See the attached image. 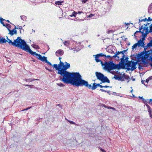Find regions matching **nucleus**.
Segmentation results:
<instances>
[{
    "label": "nucleus",
    "mask_w": 152,
    "mask_h": 152,
    "mask_svg": "<svg viewBox=\"0 0 152 152\" xmlns=\"http://www.w3.org/2000/svg\"><path fill=\"white\" fill-rule=\"evenodd\" d=\"M77 14V12L75 11H74L72 12V15H69V16L72 17V16H74L75 17H76V16Z\"/></svg>",
    "instance_id": "nucleus-24"
},
{
    "label": "nucleus",
    "mask_w": 152,
    "mask_h": 152,
    "mask_svg": "<svg viewBox=\"0 0 152 152\" xmlns=\"http://www.w3.org/2000/svg\"><path fill=\"white\" fill-rule=\"evenodd\" d=\"M99 91H101L102 92H107V93L109 94L110 95L111 94V93H110V91H106V90L102 89H100Z\"/></svg>",
    "instance_id": "nucleus-27"
},
{
    "label": "nucleus",
    "mask_w": 152,
    "mask_h": 152,
    "mask_svg": "<svg viewBox=\"0 0 152 152\" xmlns=\"http://www.w3.org/2000/svg\"><path fill=\"white\" fill-rule=\"evenodd\" d=\"M5 26L6 27L8 30V29H10L11 28V26L10 24L8 23H6V24H5V26Z\"/></svg>",
    "instance_id": "nucleus-26"
},
{
    "label": "nucleus",
    "mask_w": 152,
    "mask_h": 152,
    "mask_svg": "<svg viewBox=\"0 0 152 152\" xmlns=\"http://www.w3.org/2000/svg\"><path fill=\"white\" fill-rule=\"evenodd\" d=\"M107 51L110 53H114V51L111 50H107Z\"/></svg>",
    "instance_id": "nucleus-49"
},
{
    "label": "nucleus",
    "mask_w": 152,
    "mask_h": 152,
    "mask_svg": "<svg viewBox=\"0 0 152 152\" xmlns=\"http://www.w3.org/2000/svg\"><path fill=\"white\" fill-rule=\"evenodd\" d=\"M100 62H101V64L102 66L104 65V64L102 60H101V61H100Z\"/></svg>",
    "instance_id": "nucleus-64"
},
{
    "label": "nucleus",
    "mask_w": 152,
    "mask_h": 152,
    "mask_svg": "<svg viewBox=\"0 0 152 152\" xmlns=\"http://www.w3.org/2000/svg\"><path fill=\"white\" fill-rule=\"evenodd\" d=\"M118 80H121L122 81H124V77H123L121 76H119Z\"/></svg>",
    "instance_id": "nucleus-34"
},
{
    "label": "nucleus",
    "mask_w": 152,
    "mask_h": 152,
    "mask_svg": "<svg viewBox=\"0 0 152 152\" xmlns=\"http://www.w3.org/2000/svg\"><path fill=\"white\" fill-rule=\"evenodd\" d=\"M120 60L121 61L119 63L120 64H123V66L125 67V66H126V62L125 59L124 58H121Z\"/></svg>",
    "instance_id": "nucleus-14"
},
{
    "label": "nucleus",
    "mask_w": 152,
    "mask_h": 152,
    "mask_svg": "<svg viewBox=\"0 0 152 152\" xmlns=\"http://www.w3.org/2000/svg\"><path fill=\"white\" fill-rule=\"evenodd\" d=\"M119 76L118 75H115L114 76L113 78H114L116 80H118Z\"/></svg>",
    "instance_id": "nucleus-42"
},
{
    "label": "nucleus",
    "mask_w": 152,
    "mask_h": 152,
    "mask_svg": "<svg viewBox=\"0 0 152 152\" xmlns=\"http://www.w3.org/2000/svg\"><path fill=\"white\" fill-rule=\"evenodd\" d=\"M8 30L9 31V34H10L11 36L13 35L14 34H17V30H16L13 29L11 30L10 29H8Z\"/></svg>",
    "instance_id": "nucleus-12"
},
{
    "label": "nucleus",
    "mask_w": 152,
    "mask_h": 152,
    "mask_svg": "<svg viewBox=\"0 0 152 152\" xmlns=\"http://www.w3.org/2000/svg\"><path fill=\"white\" fill-rule=\"evenodd\" d=\"M142 61L144 64H148V62L146 61L144 58H143L142 60Z\"/></svg>",
    "instance_id": "nucleus-36"
},
{
    "label": "nucleus",
    "mask_w": 152,
    "mask_h": 152,
    "mask_svg": "<svg viewBox=\"0 0 152 152\" xmlns=\"http://www.w3.org/2000/svg\"><path fill=\"white\" fill-rule=\"evenodd\" d=\"M114 63L111 60L108 62L105 61L104 62V69L108 72L114 70Z\"/></svg>",
    "instance_id": "nucleus-6"
},
{
    "label": "nucleus",
    "mask_w": 152,
    "mask_h": 152,
    "mask_svg": "<svg viewBox=\"0 0 152 152\" xmlns=\"http://www.w3.org/2000/svg\"><path fill=\"white\" fill-rule=\"evenodd\" d=\"M124 79H125L128 80L130 78V77L128 75H126L125 77H124Z\"/></svg>",
    "instance_id": "nucleus-45"
},
{
    "label": "nucleus",
    "mask_w": 152,
    "mask_h": 152,
    "mask_svg": "<svg viewBox=\"0 0 152 152\" xmlns=\"http://www.w3.org/2000/svg\"><path fill=\"white\" fill-rule=\"evenodd\" d=\"M23 50L28 53L32 56H36L37 58H38L40 60H41L42 58V56L39 54L36 53L35 52L32 51L30 49L29 46L27 44L24 49Z\"/></svg>",
    "instance_id": "nucleus-5"
},
{
    "label": "nucleus",
    "mask_w": 152,
    "mask_h": 152,
    "mask_svg": "<svg viewBox=\"0 0 152 152\" xmlns=\"http://www.w3.org/2000/svg\"><path fill=\"white\" fill-rule=\"evenodd\" d=\"M151 80H152V76H150L146 79L145 81L148 83L149 81Z\"/></svg>",
    "instance_id": "nucleus-32"
},
{
    "label": "nucleus",
    "mask_w": 152,
    "mask_h": 152,
    "mask_svg": "<svg viewBox=\"0 0 152 152\" xmlns=\"http://www.w3.org/2000/svg\"><path fill=\"white\" fill-rule=\"evenodd\" d=\"M114 69H117L119 70L120 69H126L125 67H124L123 66V64H120L119 63L118 64H116L114 63Z\"/></svg>",
    "instance_id": "nucleus-7"
},
{
    "label": "nucleus",
    "mask_w": 152,
    "mask_h": 152,
    "mask_svg": "<svg viewBox=\"0 0 152 152\" xmlns=\"http://www.w3.org/2000/svg\"><path fill=\"white\" fill-rule=\"evenodd\" d=\"M120 54H121V51H117L116 53H115V54H116V55H117V56H118V55H119Z\"/></svg>",
    "instance_id": "nucleus-52"
},
{
    "label": "nucleus",
    "mask_w": 152,
    "mask_h": 152,
    "mask_svg": "<svg viewBox=\"0 0 152 152\" xmlns=\"http://www.w3.org/2000/svg\"><path fill=\"white\" fill-rule=\"evenodd\" d=\"M45 69H47V70H48V71H50V72H52V70H51V69H50L46 67L45 68Z\"/></svg>",
    "instance_id": "nucleus-60"
},
{
    "label": "nucleus",
    "mask_w": 152,
    "mask_h": 152,
    "mask_svg": "<svg viewBox=\"0 0 152 152\" xmlns=\"http://www.w3.org/2000/svg\"><path fill=\"white\" fill-rule=\"evenodd\" d=\"M32 46L34 48L37 49H39L40 48L39 47V46L38 45L36 44H33L32 45Z\"/></svg>",
    "instance_id": "nucleus-25"
},
{
    "label": "nucleus",
    "mask_w": 152,
    "mask_h": 152,
    "mask_svg": "<svg viewBox=\"0 0 152 152\" xmlns=\"http://www.w3.org/2000/svg\"><path fill=\"white\" fill-rule=\"evenodd\" d=\"M64 44L65 46H67L69 44V42L68 41H65L64 42Z\"/></svg>",
    "instance_id": "nucleus-33"
},
{
    "label": "nucleus",
    "mask_w": 152,
    "mask_h": 152,
    "mask_svg": "<svg viewBox=\"0 0 152 152\" xmlns=\"http://www.w3.org/2000/svg\"><path fill=\"white\" fill-rule=\"evenodd\" d=\"M53 68L56 69V70L58 71V72H59V71H61L62 70V69L61 68L59 65V64L57 65V64H54L53 65Z\"/></svg>",
    "instance_id": "nucleus-13"
},
{
    "label": "nucleus",
    "mask_w": 152,
    "mask_h": 152,
    "mask_svg": "<svg viewBox=\"0 0 152 152\" xmlns=\"http://www.w3.org/2000/svg\"><path fill=\"white\" fill-rule=\"evenodd\" d=\"M7 41V40L5 39L4 37H0V44H2L5 43Z\"/></svg>",
    "instance_id": "nucleus-15"
},
{
    "label": "nucleus",
    "mask_w": 152,
    "mask_h": 152,
    "mask_svg": "<svg viewBox=\"0 0 152 152\" xmlns=\"http://www.w3.org/2000/svg\"><path fill=\"white\" fill-rule=\"evenodd\" d=\"M64 53V51L62 50H58L56 52V55L57 56H59L58 55H59L60 56H61Z\"/></svg>",
    "instance_id": "nucleus-9"
},
{
    "label": "nucleus",
    "mask_w": 152,
    "mask_h": 152,
    "mask_svg": "<svg viewBox=\"0 0 152 152\" xmlns=\"http://www.w3.org/2000/svg\"><path fill=\"white\" fill-rule=\"evenodd\" d=\"M104 57H105V58H108L109 60H111V59L110 58H111V56H110L108 55L107 56L106 55V56Z\"/></svg>",
    "instance_id": "nucleus-51"
},
{
    "label": "nucleus",
    "mask_w": 152,
    "mask_h": 152,
    "mask_svg": "<svg viewBox=\"0 0 152 152\" xmlns=\"http://www.w3.org/2000/svg\"><path fill=\"white\" fill-rule=\"evenodd\" d=\"M132 61V63L133 64H134L136 65L138 64V62L137 61H136L134 62V61Z\"/></svg>",
    "instance_id": "nucleus-56"
},
{
    "label": "nucleus",
    "mask_w": 152,
    "mask_h": 152,
    "mask_svg": "<svg viewBox=\"0 0 152 152\" xmlns=\"http://www.w3.org/2000/svg\"><path fill=\"white\" fill-rule=\"evenodd\" d=\"M140 99H141L142 100V102L144 103H145L147 101L145 99L143 98L142 96L140 97V96H139L138 97Z\"/></svg>",
    "instance_id": "nucleus-31"
},
{
    "label": "nucleus",
    "mask_w": 152,
    "mask_h": 152,
    "mask_svg": "<svg viewBox=\"0 0 152 152\" xmlns=\"http://www.w3.org/2000/svg\"><path fill=\"white\" fill-rule=\"evenodd\" d=\"M146 47L147 48L152 47V37L151 38V40L147 44Z\"/></svg>",
    "instance_id": "nucleus-22"
},
{
    "label": "nucleus",
    "mask_w": 152,
    "mask_h": 152,
    "mask_svg": "<svg viewBox=\"0 0 152 152\" xmlns=\"http://www.w3.org/2000/svg\"><path fill=\"white\" fill-rule=\"evenodd\" d=\"M95 55L97 57H98L99 58L106 56V55L102 53L97 54L96 55Z\"/></svg>",
    "instance_id": "nucleus-21"
},
{
    "label": "nucleus",
    "mask_w": 152,
    "mask_h": 152,
    "mask_svg": "<svg viewBox=\"0 0 152 152\" xmlns=\"http://www.w3.org/2000/svg\"><path fill=\"white\" fill-rule=\"evenodd\" d=\"M147 101L145 103H144V104H145V105L147 107V109L148 108H150L151 107L148 104H147Z\"/></svg>",
    "instance_id": "nucleus-40"
},
{
    "label": "nucleus",
    "mask_w": 152,
    "mask_h": 152,
    "mask_svg": "<svg viewBox=\"0 0 152 152\" xmlns=\"http://www.w3.org/2000/svg\"><path fill=\"white\" fill-rule=\"evenodd\" d=\"M128 49L127 48L126 50H124L123 51H121V54H124V53L128 50Z\"/></svg>",
    "instance_id": "nucleus-43"
},
{
    "label": "nucleus",
    "mask_w": 152,
    "mask_h": 152,
    "mask_svg": "<svg viewBox=\"0 0 152 152\" xmlns=\"http://www.w3.org/2000/svg\"><path fill=\"white\" fill-rule=\"evenodd\" d=\"M95 75L97 78L101 81L102 83H110V81L108 78L105 76L103 74L100 72H96Z\"/></svg>",
    "instance_id": "nucleus-4"
},
{
    "label": "nucleus",
    "mask_w": 152,
    "mask_h": 152,
    "mask_svg": "<svg viewBox=\"0 0 152 152\" xmlns=\"http://www.w3.org/2000/svg\"><path fill=\"white\" fill-rule=\"evenodd\" d=\"M4 20H2V21L0 23L2 24L3 25V26H5V24L4 23V22H3V21Z\"/></svg>",
    "instance_id": "nucleus-62"
},
{
    "label": "nucleus",
    "mask_w": 152,
    "mask_h": 152,
    "mask_svg": "<svg viewBox=\"0 0 152 152\" xmlns=\"http://www.w3.org/2000/svg\"><path fill=\"white\" fill-rule=\"evenodd\" d=\"M7 42L9 44L17 47L23 50L27 44L26 42L24 40L21 39L20 37H18L16 39L14 40L13 42L8 39L7 36Z\"/></svg>",
    "instance_id": "nucleus-3"
},
{
    "label": "nucleus",
    "mask_w": 152,
    "mask_h": 152,
    "mask_svg": "<svg viewBox=\"0 0 152 152\" xmlns=\"http://www.w3.org/2000/svg\"><path fill=\"white\" fill-rule=\"evenodd\" d=\"M111 94H112L113 95H117L118 96H119V95L118 94L117 95V93L116 92H112V93H111Z\"/></svg>",
    "instance_id": "nucleus-46"
},
{
    "label": "nucleus",
    "mask_w": 152,
    "mask_h": 152,
    "mask_svg": "<svg viewBox=\"0 0 152 152\" xmlns=\"http://www.w3.org/2000/svg\"><path fill=\"white\" fill-rule=\"evenodd\" d=\"M148 34L145 32V33H144L142 34V36L143 37V38H145Z\"/></svg>",
    "instance_id": "nucleus-37"
},
{
    "label": "nucleus",
    "mask_w": 152,
    "mask_h": 152,
    "mask_svg": "<svg viewBox=\"0 0 152 152\" xmlns=\"http://www.w3.org/2000/svg\"><path fill=\"white\" fill-rule=\"evenodd\" d=\"M145 26L144 27L143 30L144 31L145 30V32L147 33V34H149V33H152V24H151V26H150V30H149L148 29V27L147 26V24L145 25Z\"/></svg>",
    "instance_id": "nucleus-8"
},
{
    "label": "nucleus",
    "mask_w": 152,
    "mask_h": 152,
    "mask_svg": "<svg viewBox=\"0 0 152 152\" xmlns=\"http://www.w3.org/2000/svg\"><path fill=\"white\" fill-rule=\"evenodd\" d=\"M64 2V1H56L55 2V4L56 5H62V3Z\"/></svg>",
    "instance_id": "nucleus-18"
},
{
    "label": "nucleus",
    "mask_w": 152,
    "mask_h": 152,
    "mask_svg": "<svg viewBox=\"0 0 152 152\" xmlns=\"http://www.w3.org/2000/svg\"><path fill=\"white\" fill-rule=\"evenodd\" d=\"M97 83H94L93 84V86L92 87L91 89L92 90H95L97 88Z\"/></svg>",
    "instance_id": "nucleus-20"
},
{
    "label": "nucleus",
    "mask_w": 152,
    "mask_h": 152,
    "mask_svg": "<svg viewBox=\"0 0 152 152\" xmlns=\"http://www.w3.org/2000/svg\"><path fill=\"white\" fill-rule=\"evenodd\" d=\"M148 12L149 13H152V3L148 7Z\"/></svg>",
    "instance_id": "nucleus-17"
},
{
    "label": "nucleus",
    "mask_w": 152,
    "mask_h": 152,
    "mask_svg": "<svg viewBox=\"0 0 152 152\" xmlns=\"http://www.w3.org/2000/svg\"><path fill=\"white\" fill-rule=\"evenodd\" d=\"M27 82H32V78H29L27 79Z\"/></svg>",
    "instance_id": "nucleus-61"
},
{
    "label": "nucleus",
    "mask_w": 152,
    "mask_h": 152,
    "mask_svg": "<svg viewBox=\"0 0 152 152\" xmlns=\"http://www.w3.org/2000/svg\"><path fill=\"white\" fill-rule=\"evenodd\" d=\"M148 111L149 113H152V109L151 107L149 108H148Z\"/></svg>",
    "instance_id": "nucleus-50"
},
{
    "label": "nucleus",
    "mask_w": 152,
    "mask_h": 152,
    "mask_svg": "<svg viewBox=\"0 0 152 152\" xmlns=\"http://www.w3.org/2000/svg\"><path fill=\"white\" fill-rule=\"evenodd\" d=\"M101 83H97V87H99L101 88H103V86H102L100 85V84Z\"/></svg>",
    "instance_id": "nucleus-44"
},
{
    "label": "nucleus",
    "mask_w": 152,
    "mask_h": 152,
    "mask_svg": "<svg viewBox=\"0 0 152 152\" xmlns=\"http://www.w3.org/2000/svg\"><path fill=\"white\" fill-rule=\"evenodd\" d=\"M18 29H19L20 33H21V30H23V32L24 31V30L22 28V26H19V27L18 28Z\"/></svg>",
    "instance_id": "nucleus-38"
},
{
    "label": "nucleus",
    "mask_w": 152,
    "mask_h": 152,
    "mask_svg": "<svg viewBox=\"0 0 152 152\" xmlns=\"http://www.w3.org/2000/svg\"><path fill=\"white\" fill-rule=\"evenodd\" d=\"M95 56V60L96 61V62L97 63L101 61V60L99 58V57H97L95 55L94 56Z\"/></svg>",
    "instance_id": "nucleus-23"
},
{
    "label": "nucleus",
    "mask_w": 152,
    "mask_h": 152,
    "mask_svg": "<svg viewBox=\"0 0 152 152\" xmlns=\"http://www.w3.org/2000/svg\"><path fill=\"white\" fill-rule=\"evenodd\" d=\"M147 20L148 21H151L152 20V18L151 19V18L150 17H148V19H147Z\"/></svg>",
    "instance_id": "nucleus-59"
},
{
    "label": "nucleus",
    "mask_w": 152,
    "mask_h": 152,
    "mask_svg": "<svg viewBox=\"0 0 152 152\" xmlns=\"http://www.w3.org/2000/svg\"><path fill=\"white\" fill-rule=\"evenodd\" d=\"M41 61H42L43 62H45L46 63L48 61V60H47V57L45 56H43V57H42Z\"/></svg>",
    "instance_id": "nucleus-19"
},
{
    "label": "nucleus",
    "mask_w": 152,
    "mask_h": 152,
    "mask_svg": "<svg viewBox=\"0 0 152 152\" xmlns=\"http://www.w3.org/2000/svg\"><path fill=\"white\" fill-rule=\"evenodd\" d=\"M150 60L151 61V63H150V66L152 67V57L150 56Z\"/></svg>",
    "instance_id": "nucleus-41"
},
{
    "label": "nucleus",
    "mask_w": 152,
    "mask_h": 152,
    "mask_svg": "<svg viewBox=\"0 0 152 152\" xmlns=\"http://www.w3.org/2000/svg\"><path fill=\"white\" fill-rule=\"evenodd\" d=\"M68 84H70L76 87L84 86L89 89H91L92 87L91 85L88 84V81L82 79V76L78 72H76Z\"/></svg>",
    "instance_id": "nucleus-2"
},
{
    "label": "nucleus",
    "mask_w": 152,
    "mask_h": 152,
    "mask_svg": "<svg viewBox=\"0 0 152 152\" xmlns=\"http://www.w3.org/2000/svg\"><path fill=\"white\" fill-rule=\"evenodd\" d=\"M129 58L127 57H125V61H126V63L127 62H128V61H128V59H129Z\"/></svg>",
    "instance_id": "nucleus-55"
},
{
    "label": "nucleus",
    "mask_w": 152,
    "mask_h": 152,
    "mask_svg": "<svg viewBox=\"0 0 152 152\" xmlns=\"http://www.w3.org/2000/svg\"><path fill=\"white\" fill-rule=\"evenodd\" d=\"M138 46V44L137 43H135L132 46V50H133L134 49L136 48L137 46Z\"/></svg>",
    "instance_id": "nucleus-30"
},
{
    "label": "nucleus",
    "mask_w": 152,
    "mask_h": 152,
    "mask_svg": "<svg viewBox=\"0 0 152 152\" xmlns=\"http://www.w3.org/2000/svg\"><path fill=\"white\" fill-rule=\"evenodd\" d=\"M67 121L69 122V123L71 124H75V123L73 121H69V120H67Z\"/></svg>",
    "instance_id": "nucleus-47"
},
{
    "label": "nucleus",
    "mask_w": 152,
    "mask_h": 152,
    "mask_svg": "<svg viewBox=\"0 0 152 152\" xmlns=\"http://www.w3.org/2000/svg\"><path fill=\"white\" fill-rule=\"evenodd\" d=\"M65 64L61 61L59 64L62 70L58 72V73L63 77H60V80L62 81L64 83L68 84L70 81L75 75L76 72H70L66 71L67 69L69 68L70 64L67 62L65 63Z\"/></svg>",
    "instance_id": "nucleus-1"
},
{
    "label": "nucleus",
    "mask_w": 152,
    "mask_h": 152,
    "mask_svg": "<svg viewBox=\"0 0 152 152\" xmlns=\"http://www.w3.org/2000/svg\"><path fill=\"white\" fill-rule=\"evenodd\" d=\"M94 15L91 13L88 16V17L89 18H91Z\"/></svg>",
    "instance_id": "nucleus-57"
},
{
    "label": "nucleus",
    "mask_w": 152,
    "mask_h": 152,
    "mask_svg": "<svg viewBox=\"0 0 152 152\" xmlns=\"http://www.w3.org/2000/svg\"><path fill=\"white\" fill-rule=\"evenodd\" d=\"M144 27H143V26H141L140 28L139 29L140 31L141 32V30L142 29H143Z\"/></svg>",
    "instance_id": "nucleus-58"
},
{
    "label": "nucleus",
    "mask_w": 152,
    "mask_h": 152,
    "mask_svg": "<svg viewBox=\"0 0 152 152\" xmlns=\"http://www.w3.org/2000/svg\"><path fill=\"white\" fill-rule=\"evenodd\" d=\"M132 61H128V62L126 63V66L127 67H129L132 65Z\"/></svg>",
    "instance_id": "nucleus-16"
},
{
    "label": "nucleus",
    "mask_w": 152,
    "mask_h": 152,
    "mask_svg": "<svg viewBox=\"0 0 152 152\" xmlns=\"http://www.w3.org/2000/svg\"><path fill=\"white\" fill-rule=\"evenodd\" d=\"M23 85L25 86H29L31 88H35V86L33 85H28V84H26V85Z\"/></svg>",
    "instance_id": "nucleus-28"
},
{
    "label": "nucleus",
    "mask_w": 152,
    "mask_h": 152,
    "mask_svg": "<svg viewBox=\"0 0 152 152\" xmlns=\"http://www.w3.org/2000/svg\"><path fill=\"white\" fill-rule=\"evenodd\" d=\"M56 84L58 86L60 87H64L65 86V85L61 83H56Z\"/></svg>",
    "instance_id": "nucleus-35"
},
{
    "label": "nucleus",
    "mask_w": 152,
    "mask_h": 152,
    "mask_svg": "<svg viewBox=\"0 0 152 152\" xmlns=\"http://www.w3.org/2000/svg\"><path fill=\"white\" fill-rule=\"evenodd\" d=\"M46 63H47V64L50 66H53L52 64L50 62H49L48 61Z\"/></svg>",
    "instance_id": "nucleus-53"
},
{
    "label": "nucleus",
    "mask_w": 152,
    "mask_h": 152,
    "mask_svg": "<svg viewBox=\"0 0 152 152\" xmlns=\"http://www.w3.org/2000/svg\"><path fill=\"white\" fill-rule=\"evenodd\" d=\"M113 30H109L107 32V33L108 34H109V33H113Z\"/></svg>",
    "instance_id": "nucleus-54"
},
{
    "label": "nucleus",
    "mask_w": 152,
    "mask_h": 152,
    "mask_svg": "<svg viewBox=\"0 0 152 152\" xmlns=\"http://www.w3.org/2000/svg\"><path fill=\"white\" fill-rule=\"evenodd\" d=\"M147 20V18H146L144 19H143L140 20V19H139V23H140V22H142V21H145Z\"/></svg>",
    "instance_id": "nucleus-39"
},
{
    "label": "nucleus",
    "mask_w": 152,
    "mask_h": 152,
    "mask_svg": "<svg viewBox=\"0 0 152 152\" xmlns=\"http://www.w3.org/2000/svg\"><path fill=\"white\" fill-rule=\"evenodd\" d=\"M134 64H133L132 63V65L131 66V68H130V67H126V69H127V70L129 71L130 70H131L132 71H133L137 67Z\"/></svg>",
    "instance_id": "nucleus-11"
},
{
    "label": "nucleus",
    "mask_w": 152,
    "mask_h": 152,
    "mask_svg": "<svg viewBox=\"0 0 152 152\" xmlns=\"http://www.w3.org/2000/svg\"><path fill=\"white\" fill-rule=\"evenodd\" d=\"M20 17L21 19L22 20H23V21L26 20V18H27L26 16H25L24 15L20 16Z\"/></svg>",
    "instance_id": "nucleus-29"
},
{
    "label": "nucleus",
    "mask_w": 152,
    "mask_h": 152,
    "mask_svg": "<svg viewBox=\"0 0 152 152\" xmlns=\"http://www.w3.org/2000/svg\"><path fill=\"white\" fill-rule=\"evenodd\" d=\"M4 20H2V21L0 23L2 24L3 25V26H5V24L4 23V22H3V21Z\"/></svg>",
    "instance_id": "nucleus-63"
},
{
    "label": "nucleus",
    "mask_w": 152,
    "mask_h": 152,
    "mask_svg": "<svg viewBox=\"0 0 152 152\" xmlns=\"http://www.w3.org/2000/svg\"><path fill=\"white\" fill-rule=\"evenodd\" d=\"M32 106H31L30 107H28V108H26V109H24L23 110H22V111H24V110H27L30 108H31V107H32Z\"/></svg>",
    "instance_id": "nucleus-48"
},
{
    "label": "nucleus",
    "mask_w": 152,
    "mask_h": 152,
    "mask_svg": "<svg viewBox=\"0 0 152 152\" xmlns=\"http://www.w3.org/2000/svg\"><path fill=\"white\" fill-rule=\"evenodd\" d=\"M137 43L138 44V46L139 47H145V42L144 41H141V39L140 40H139L137 42Z\"/></svg>",
    "instance_id": "nucleus-10"
}]
</instances>
